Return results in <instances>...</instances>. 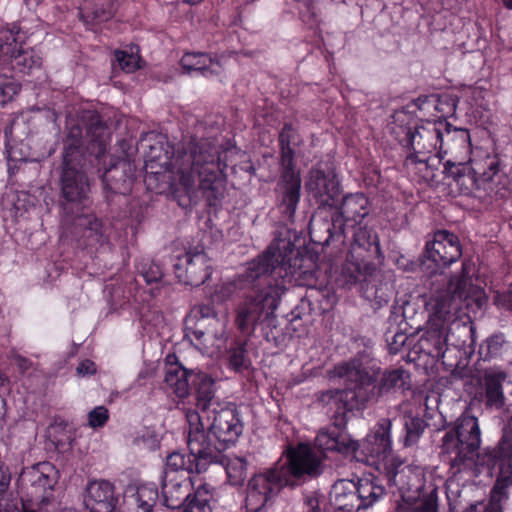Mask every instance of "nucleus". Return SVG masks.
<instances>
[{
    "mask_svg": "<svg viewBox=\"0 0 512 512\" xmlns=\"http://www.w3.org/2000/svg\"><path fill=\"white\" fill-rule=\"evenodd\" d=\"M506 379L507 373L499 368L485 370L483 380L487 407L500 410L505 406L503 383Z\"/></svg>",
    "mask_w": 512,
    "mask_h": 512,
    "instance_id": "obj_28",
    "label": "nucleus"
},
{
    "mask_svg": "<svg viewBox=\"0 0 512 512\" xmlns=\"http://www.w3.org/2000/svg\"><path fill=\"white\" fill-rule=\"evenodd\" d=\"M215 488L204 483L197 487L190 496L184 512H211V501L214 500Z\"/></svg>",
    "mask_w": 512,
    "mask_h": 512,
    "instance_id": "obj_33",
    "label": "nucleus"
},
{
    "mask_svg": "<svg viewBox=\"0 0 512 512\" xmlns=\"http://www.w3.org/2000/svg\"><path fill=\"white\" fill-rule=\"evenodd\" d=\"M162 496L166 507L177 509L186 504L191 496L192 481L187 474L164 472L162 477Z\"/></svg>",
    "mask_w": 512,
    "mask_h": 512,
    "instance_id": "obj_19",
    "label": "nucleus"
},
{
    "mask_svg": "<svg viewBox=\"0 0 512 512\" xmlns=\"http://www.w3.org/2000/svg\"><path fill=\"white\" fill-rule=\"evenodd\" d=\"M332 377L343 379L344 389L328 390L322 394V401L339 405V409L352 411L363 409L373 399L392 396L410 389V374L403 368L385 370L370 353L357 355L336 364L330 371Z\"/></svg>",
    "mask_w": 512,
    "mask_h": 512,
    "instance_id": "obj_2",
    "label": "nucleus"
},
{
    "mask_svg": "<svg viewBox=\"0 0 512 512\" xmlns=\"http://www.w3.org/2000/svg\"><path fill=\"white\" fill-rule=\"evenodd\" d=\"M446 127H448V122L438 119L426 120L416 125L414 129L409 128L406 132V145L412 150V154L408 158L424 163L428 161V154L435 153L437 158L443 159L441 136Z\"/></svg>",
    "mask_w": 512,
    "mask_h": 512,
    "instance_id": "obj_14",
    "label": "nucleus"
},
{
    "mask_svg": "<svg viewBox=\"0 0 512 512\" xmlns=\"http://www.w3.org/2000/svg\"><path fill=\"white\" fill-rule=\"evenodd\" d=\"M192 333H193V335L196 337V339H198V340H200V339L204 336V334H205V332H204V331L199 330V329H195V330H193V332H192Z\"/></svg>",
    "mask_w": 512,
    "mask_h": 512,
    "instance_id": "obj_57",
    "label": "nucleus"
},
{
    "mask_svg": "<svg viewBox=\"0 0 512 512\" xmlns=\"http://www.w3.org/2000/svg\"><path fill=\"white\" fill-rule=\"evenodd\" d=\"M505 338L502 334L488 337L479 347V355L484 361L491 360L502 354Z\"/></svg>",
    "mask_w": 512,
    "mask_h": 512,
    "instance_id": "obj_35",
    "label": "nucleus"
},
{
    "mask_svg": "<svg viewBox=\"0 0 512 512\" xmlns=\"http://www.w3.org/2000/svg\"><path fill=\"white\" fill-rule=\"evenodd\" d=\"M375 272L376 266L369 258L358 254H354V258H352L351 252H349L337 282L340 286L354 285L357 282L367 281Z\"/></svg>",
    "mask_w": 512,
    "mask_h": 512,
    "instance_id": "obj_25",
    "label": "nucleus"
},
{
    "mask_svg": "<svg viewBox=\"0 0 512 512\" xmlns=\"http://www.w3.org/2000/svg\"><path fill=\"white\" fill-rule=\"evenodd\" d=\"M437 490L433 489L427 496L415 507L414 512H437L438 507Z\"/></svg>",
    "mask_w": 512,
    "mask_h": 512,
    "instance_id": "obj_44",
    "label": "nucleus"
},
{
    "mask_svg": "<svg viewBox=\"0 0 512 512\" xmlns=\"http://www.w3.org/2000/svg\"><path fill=\"white\" fill-rule=\"evenodd\" d=\"M189 372L180 365H170L165 372L166 386L178 397H185L189 392Z\"/></svg>",
    "mask_w": 512,
    "mask_h": 512,
    "instance_id": "obj_32",
    "label": "nucleus"
},
{
    "mask_svg": "<svg viewBox=\"0 0 512 512\" xmlns=\"http://www.w3.org/2000/svg\"><path fill=\"white\" fill-rule=\"evenodd\" d=\"M392 422L388 418L380 419L373 430L366 436V438L359 443L358 451L368 459H372V463L378 464L384 461L385 458H391L392 455H388L391 450V431Z\"/></svg>",
    "mask_w": 512,
    "mask_h": 512,
    "instance_id": "obj_17",
    "label": "nucleus"
},
{
    "mask_svg": "<svg viewBox=\"0 0 512 512\" xmlns=\"http://www.w3.org/2000/svg\"><path fill=\"white\" fill-rule=\"evenodd\" d=\"M237 286L234 282H226L219 286L214 295L213 300L217 302H224L230 299L236 292Z\"/></svg>",
    "mask_w": 512,
    "mask_h": 512,
    "instance_id": "obj_45",
    "label": "nucleus"
},
{
    "mask_svg": "<svg viewBox=\"0 0 512 512\" xmlns=\"http://www.w3.org/2000/svg\"><path fill=\"white\" fill-rule=\"evenodd\" d=\"M480 445L481 430L478 419L464 413L442 437L441 455L454 475L465 473L469 477H477L484 467L493 468L499 460L511 459L512 415L502 440L496 447H487L480 452Z\"/></svg>",
    "mask_w": 512,
    "mask_h": 512,
    "instance_id": "obj_3",
    "label": "nucleus"
},
{
    "mask_svg": "<svg viewBox=\"0 0 512 512\" xmlns=\"http://www.w3.org/2000/svg\"><path fill=\"white\" fill-rule=\"evenodd\" d=\"M154 445H155V440H154V439H152V444H151V445H149V447H153Z\"/></svg>",
    "mask_w": 512,
    "mask_h": 512,
    "instance_id": "obj_63",
    "label": "nucleus"
},
{
    "mask_svg": "<svg viewBox=\"0 0 512 512\" xmlns=\"http://www.w3.org/2000/svg\"><path fill=\"white\" fill-rule=\"evenodd\" d=\"M189 454L175 451L167 456L164 472L173 471L175 474L202 473L211 464L217 463V449L204 445V436L195 427L188 429Z\"/></svg>",
    "mask_w": 512,
    "mask_h": 512,
    "instance_id": "obj_12",
    "label": "nucleus"
},
{
    "mask_svg": "<svg viewBox=\"0 0 512 512\" xmlns=\"http://www.w3.org/2000/svg\"><path fill=\"white\" fill-rule=\"evenodd\" d=\"M474 265L462 263L460 275L452 276L448 281L442 279L438 285L433 283L427 308L430 312L431 329L421 339L422 348L433 357H443L446 351L448 336L446 323L452 321L460 307V302L476 294L477 289L471 284Z\"/></svg>",
    "mask_w": 512,
    "mask_h": 512,
    "instance_id": "obj_6",
    "label": "nucleus"
},
{
    "mask_svg": "<svg viewBox=\"0 0 512 512\" xmlns=\"http://www.w3.org/2000/svg\"><path fill=\"white\" fill-rule=\"evenodd\" d=\"M7 409H6V401L5 399L0 395V420L4 419L6 415Z\"/></svg>",
    "mask_w": 512,
    "mask_h": 512,
    "instance_id": "obj_54",
    "label": "nucleus"
},
{
    "mask_svg": "<svg viewBox=\"0 0 512 512\" xmlns=\"http://www.w3.org/2000/svg\"><path fill=\"white\" fill-rule=\"evenodd\" d=\"M441 141V155L451 154L452 159H448L444 164L443 173L448 178H452L460 188L469 193L477 185V180L467 164L470 160L471 143L470 134L467 129L455 128L448 123V127L443 130Z\"/></svg>",
    "mask_w": 512,
    "mask_h": 512,
    "instance_id": "obj_9",
    "label": "nucleus"
},
{
    "mask_svg": "<svg viewBox=\"0 0 512 512\" xmlns=\"http://www.w3.org/2000/svg\"><path fill=\"white\" fill-rule=\"evenodd\" d=\"M136 443H137L138 445H141V444L146 445V439H145V436L143 435L141 438H139V437H138V438L136 439Z\"/></svg>",
    "mask_w": 512,
    "mask_h": 512,
    "instance_id": "obj_58",
    "label": "nucleus"
},
{
    "mask_svg": "<svg viewBox=\"0 0 512 512\" xmlns=\"http://www.w3.org/2000/svg\"><path fill=\"white\" fill-rule=\"evenodd\" d=\"M92 118H93L94 122L91 124V126L89 128L90 132H92V131L96 132L98 130H103L104 129V125L100 121L99 116L94 115Z\"/></svg>",
    "mask_w": 512,
    "mask_h": 512,
    "instance_id": "obj_53",
    "label": "nucleus"
},
{
    "mask_svg": "<svg viewBox=\"0 0 512 512\" xmlns=\"http://www.w3.org/2000/svg\"><path fill=\"white\" fill-rule=\"evenodd\" d=\"M173 266L179 281L191 286L205 283L212 273L210 259L203 250L186 252L177 257Z\"/></svg>",
    "mask_w": 512,
    "mask_h": 512,
    "instance_id": "obj_16",
    "label": "nucleus"
},
{
    "mask_svg": "<svg viewBox=\"0 0 512 512\" xmlns=\"http://www.w3.org/2000/svg\"><path fill=\"white\" fill-rule=\"evenodd\" d=\"M58 479V470L49 462H41L23 470L19 482L32 512H56L58 504L53 490Z\"/></svg>",
    "mask_w": 512,
    "mask_h": 512,
    "instance_id": "obj_10",
    "label": "nucleus"
},
{
    "mask_svg": "<svg viewBox=\"0 0 512 512\" xmlns=\"http://www.w3.org/2000/svg\"><path fill=\"white\" fill-rule=\"evenodd\" d=\"M67 155H64L62 172V193L69 202H83L88 198L90 185L84 172L70 167Z\"/></svg>",
    "mask_w": 512,
    "mask_h": 512,
    "instance_id": "obj_23",
    "label": "nucleus"
},
{
    "mask_svg": "<svg viewBox=\"0 0 512 512\" xmlns=\"http://www.w3.org/2000/svg\"><path fill=\"white\" fill-rule=\"evenodd\" d=\"M485 167L483 168V171H478L471 168L472 173L474 174V177L476 175H480L483 181H491L493 177L498 173L499 171V160L496 157H490L488 156L484 161ZM477 180V185L473 187L476 189L480 188L479 180Z\"/></svg>",
    "mask_w": 512,
    "mask_h": 512,
    "instance_id": "obj_39",
    "label": "nucleus"
},
{
    "mask_svg": "<svg viewBox=\"0 0 512 512\" xmlns=\"http://www.w3.org/2000/svg\"><path fill=\"white\" fill-rule=\"evenodd\" d=\"M316 445L322 451L342 454H357L359 447V443L351 439L345 428L337 424L322 429L316 437Z\"/></svg>",
    "mask_w": 512,
    "mask_h": 512,
    "instance_id": "obj_21",
    "label": "nucleus"
},
{
    "mask_svg": "<svg viewBox=\"0 0 512 512\" xmlns=\"http://www.w3.org/2000/svg\"><path fill=\"white\" fill-rule=\"evenodd\" d=\"M126 166L121 161L106 170L102 179L105 190L115 194H125L130 190L131 180L125 174Z\"/></svg>",
    "mask_w": 512,
    "mask_h": 512,
    "instance_id": "obj_31",
    "label": "nucleus"
},
{
    "mask_svg": "<svg viewBox=\"0 0 512 512\" xmlns=\"http://www.w3.org/2000/svg\"><path fill=\"white\" fill-rule=\"evenodd\" d=\"M115 12L114 0H84L79 7L81 21L92 31H97L103 23L111 20Z\"/></svg>",
    "mask_w": 512,
    "mask_h": 512,
    "instance_id": "obj_24",
    "label": "nucleus"
},
{
    "mask_svg": "<svg viewBox=\"0 0 512 512\" xmlns=\"http://www.w3.org/2000/svg\"><path fill=\"white\" fill-rule=\"evenodd\" d=\"M109 418L108 410L104 406H97L88 414V423L92 428L102 427Z\"/></svg>",
    "mask_w": 512,
    "mask_h": 512,
    "instance_id": "obj_43",
    "label": "nucleus"
},
{
    "mask_svg": "<svg viewBox=\"0 0 512 512\" xmlns=\"http://www.w3.org/2000/svg\"><path fill=\"white\" fill-rule=\"evenodd\" d=\"M194 394L196 410H188V429L198 428L204 436V445L217 449V463L221 452L234 444L243 431V423L235 405H223L216 397L215 381L208 375H196Z\"/></svg>",
    "mask_w": 512,
    "mask_h": 512,
    "instance_id": "obj_4",
    "label": "nucleus"
},
{
    "mask_svg": "<svg viewBox=\"0 0 512 512\" xmlns=\"http://www.w3.org/2000/svg\"><path fill=\"white\" fill-rule=\"evenodd\" d=\"M305 188L323 207L336 206V199L340 195V185L334 176L327 175L323 170L312 168L307 176Z\"/></svg>",
    "mask_w": 512,
    "mask_h": 512,
    "instance_id": "obj_18",
    "label": "nucleus"
},
{
    "mask_svg": "<svg viewBox=\"0 0 512 512\" xmlns=\"http://www.w3.org/2000/svg\"><path fill=\"white\" fill-rule=\"evenodd\" d=\"M115 57L119 67L127 73L134 72L139 67V56L137 51L134 52L132 48L130 52L125 50L116 51Z\"/></svg>",
    "mask_w": 512,
    "mask_h": 512,
    "instance_id": "obj_38",
    "label": "nucleus"
},
{
    "mask_svg": "<svg viewBox=\"0 0 512 512\" xmlns=\"http://www.w3.org/2000/svg\"><path fill=\"white\" fill-rule=\"evenodd\" d=\"M0 512H20L19 510L17 509H13V510H3L2 509V504L0 503Z\"/></svg>",
    "mask_w": 512,
    "mask_h": 512,
    "instance_id": "obj_62",
    "label": "nucleus"
},
{
    "mask_svg": "<svg viewBox=\"0 0 512 512\" xmlns=\"http://www.w3.org/2000/svg\"><path fill=\"white\" fill-rule=\"evenodd\" d=\"M183 1L186 3H189V4H197V3L201 2L202 0H183Z\"/></svg>",
    "mask_w": 512,
    "mask_h": 512,
    "instance_id": "obj_61",
    "label": "nucleus"
},
{
    "mask_svg": "<svg viewBox=\"0 0 512 512\" xmlns=\"http://www.w3.org/2000/svg\"><path fill=\"white\" fill-rule=\"evenodd\" d=\"M9 385V378L0 370V388H4Z\"/></svg>",
    "mask_w": 512,
    "mask_h": 512,
    "instance_id": "obj_55",
    "label": "nucleus"
},
{
    "mask_svg": "<svg viewBox=\"0 0 512 512\" xmlns=\"http://www.w3.org/2000/svg\"><path fill=\"white\" fill-rule=\"evenodd\" d=\"M334 503L343 512H358L360 510L359 498L355 491V482L352 480L337 481L331 491Z\"/></svg>",
    "mask_w": 512,
    "mask_h": 512,
    "instance_id": "obj_29",
    "label": "nucleus"
},
{
    "mask_svg": "<svg viewBox=\"0 0 512 512\" xmlns=\"http://www.w3.org/2000/svg\"><path fill=\"white\" fill-rule=\"evenodd\" d=\"M229 482L234 486H239L244 483L247 478L248 463L245 458L233 456L228 457L223 462Z\"/></svg>",
    "mask_w": 512,
    "mask_h": 512,
    "instance_id": "obj_34",
    "label": "nucleus"
},
{
    "mask_svg": "<svg viewBox=\"0 0 512 512\" xmlns=\"http://www.w3.org/2000/svg\"><path fill=\"white\" fill-rule=\"evenodd\" d=\"M180 65L189 75L199 74L205 77L219 75L223 70L218 60L202 52L185 53L180 60Z\"/></svg>",
    "mask_w": 512,
    "mask_h": 512,
    "instance_id": "obj_27",
    "label": "nucleus"
},
{
    "mask_svg": "<svg viewBox=\"0 0 512 512\" xmlns=\"http://www.w3.org/2000/svg\"><path fill=\"white\" fill-rule=\"evenodd\" d=\"M355 491L359 498L360 509L372 506L385 494V488L375 477H363L355 482Z\"/></svg>",
    "mask_w": 512,
    "mask_h": 512,
    "instance_id": "obj_30",
    "label": "nucleus"
},
{
    "mask_svg": "<svg viewBox=\"0 0 512 512\" xmlns=\"http://www.w3.org/2000/svg\"><path fill=\"white\" fill-rule=\"evenodd\" d=\"M321 460L306 444L287 451L272 467L255 474L248 483L245 507L247 512H261L286 486H298L320 474Z\"/></svg>",
    "mask_w": 512,
    "mask_h": 512,
    "instance_id": "obj_5",
    "label": "nucleus"
},
{
    "mask_svg": "<svg viewBox=\"0 0 512 512\" xmlns=\"http://www.w3.org/2000/svg\"><path fill=\"white\" fill-rule=\"evenodd\" d=\"M301 262L290 241L278 240L248 264L245 280L258 283L255 292L246 296L236 309V324L243 333L251 332L258 323L274 315L286 291L285 283L300 274Z\"/></svg>",
    "mask_w": 512,
    "mask_h": 512,
    "instance_id": "obj_1",
    "label": "nucleus"
},
{
    "mask_svg": "<svg viewBox=\"0 0 512 512\" xmlns=\"http://www.w3.org/2000/svg\"><path fill=\"white\" fill-rule=\"evenodd\" d=\"M179 176L180 184L190 191L198 175L199 188L210 206H218L225 194V186L219 174L227 167L221 161L218 148L209 140H191L183 150L178 148L171 162Z\"/></svg>",
    "mask_w": 512,
    "mask_h": 512,
    "instance_id": "obj_7",
    "label": "nucleus"
},
{
    "mask_svg": "<svg viewBox=\"0 0 512 512\" xmlns=\"http://www.w3.org/2000/svg\"><path fill=\"white\" fill-rule=\"evenodd\" d=\"M341 237L350 240L352 258L354 254L367 258L378 257L381 254L377 234L366 225L347 228Z\"/></svg>",
    "mask_w": 512,
    "mask_h": 512,
    "instance_id": "obj_22",
    "label": "nucleus"
},
{
    "mask_svg": "<svg viewBox=\"0 0 512 512\" xmlns=\"http://www.w3.org/2000/svg\"><path fill=\"white\" fill-rule=\"evenodd\" d=\"M141 275L148 284H151L162 279L163 271L159 264L151 262L141 267Z\"/></svg>",
    "mask_w": 512,
    "mask_h": 512,
    "instance_id": "obj_42",
    "label": "nucleus"
},
{
    "mask_svg": "<svg viewBox=\"0 0 512 512\" xmlns=\"http://www.w3.org/2000/svg\"><path fill=\"white\" fill-rule=\"evenodd\" d=\"M435 109L441 112L443 115L453 114L456 110V101L451 97L443 96L439 98Z\"/></svg>",
    "mask_w": 512,
    "mask_h": 512,
    "instance_id": "obj_47",
    "label": "nucleus"
},
{
    "mask_svg": "<svg viewBox=\"0 0 512 512\" xmlns=\"http://www.w3.org/2000/svg\"><path fill=\"white\" fill-rule=\"evenodd\" d=\"M378 471L386 478L389 486L397 487L400 492L410 491L418 480V474L398 457L385 458L379 462Z\"/></svg>",
    "mask_w": 512,
    "mask_h": 512,
    "instance_id": "obj_20",
    "label": "nucleus"
},
{
    "mask_svg": "<svg viewBox=\"0 0 512 512\" xmlns=\"http://www.w3.org/2000/svg\"><path fill=\"white\" fill-rule=\"evenodd\" d=\"M20 84L4 74H0V105H5L11 101L20 91Z\"/></svg>",
    "mask_w": 512,
    "mask_h": 512,
    "instance_id": "obj_37",
    "label": "nucleus"
},
{
    "mask_svg": "<svg viewBox=\"0 0 512 512\" xmlns=\"http://www.w3.org/2000/svg\"><path fill=\"white\" fill-rule=\"evenodd\" d=\"M470 333H471L472 343H474L475 342V331H474L473 327L470 328Z\"/></svg>",
    "mask_w": 512,
    "mask_h": 512,
    "instance_id": "obj_60",
    "label": "nucleus"
},
{
    "mask_svg": "<svg viewBox=\"0 0 512 512\" xmlns=\"http://www.w3.org/2000/svg\"><path fill=\"white\" fill-rule=\"evenodd\" d=\"M20 28L14 25L9 30L0 31V66L17 73L30 75L42 67V56L33 48H24Z\"/></svg>",
    "mask_w": 512,
    "mask_h": 512,
    "instance_id": "obj_13",
    "label": "nucleus"
},
{
    "mask_svg": "<svg viewBox=\"0 0 512 512\" xmlns=\"http://www.w3.org/2000/svg\"><path fill=\"white\" fill-rule=\"evenodd\" d=\"M95 364L90 360H84L77 366V374L81 376H86L93 374L95 372Z\"/></svg>",
    "mask_w": 512,
    "mask_h": 512,
    "instance_id": "obj_49",
    "label": "nucleus"
},
{
    "mask_svg": "<svg viewBox=\"0 0 512 512\" xmlns=\"http://www.w3.org/2000/svg\"><path fill=\"white\" fill-rule=\"evenodd\" d=\"M15 362L22 373L28 371L32 367V362L21 355H17L15 357Z\"/></svg>",
    "mask_w": 512,
    "mask_h": 512,
    "instance_id": "obj_51",
    "label": "nucleus"
},
{
    "mask_svg": "<svg viewBox=\"0 0 512 512\" xmlns=\"http://www.w3.org/2000/svg\"><path fill=\"white\" fill-rule=\"evenodd\" d=\"M495 301L498 306L512 311V289L508 293L498 294Z\"/></svg>",
    "mask_w": 512,
    "mask_h": 512,
    "instance_id": "obj_48",
    "label": "nucleus"
},
{
    "mask_svg": "<svg viewBox=\"0 0 512 512\" xmlns=\"http://www.w3.org/2000/svg\"><path fill=\"white\" fill-rule=\"evenodd\" d=\"M370 213V202L364 193H352L343 197L339 209L332 215L331 223L312 219L310 234L324 228L327 232L325 243L340 239L345 229L359 226Z\"/></svg>",
    "mask_w": 512,
    "mask_h": 512,
    "instance_id": "obj_11",
    "label": "nucleus"
},
{
    "mask_svg": "<svg viewBox=\"0 0 512 512\" xmlns=\"http://www.w3.org/2000/svg\"><path fill=\"white\" fill-rule=\"evenodd\" d=\"M216 312L212 305L210 304H199L194 306L191 309L190 314L188 315L187 322L199 321L210 317H215Z\"/></svg>",
    "mask_w": 512,
    "mask_h": 512,
    "instance_id": "obj_41",
    "label": "nucleus"
},
{
    "mask_svg": "<svg viewBox=\"0 0 512 512\" xmlns=\"http://www.w3.org/2000/svg\"><path fill=\"white\" fill-rule=\"evenodd\" d=\"M426 428L425 421L420 417H413L406 415L404 417L405 438L404 443L406 446L412 445L418 441Z\"/></svg>",
    "mask_w": 512,
    "mask_h": 512,
    "instance_id": "obj_36",
    "label": "nucleus"
},
{
    "mask_svg": "<svg viewBox=\"0 0 512 512\" xmlns=\"http://www.w3.org/2000/svg\"><path fill=\"white\" fill-rule=\"evenodd\" d=\"M297 140V132L290 124H285L279 135V179L275 187V194L281 212L288 219L294 217L301 196V173L296 165L293 149Z\"/></svg>",
    "mask_w": 512,
    "mask_h": 512,
    "instance_id": "obj_8",
    "label": "nucleus"
},
{
    "mask_svg": "<svg viewBox=\"0 0 512 512\" xmlns=\"http://www.w3.org/2000/svg\"><path fill=\"white\" fill-rule=\"evenodd\" d=\"M304 504L306 512H321L319 501L315 496H307Z\"/></svg>",
    "mask_w": 512,
    "mask_h": 512,
    "instance_id": "obj_50",
    "label": "nucleus"
},
{
    "mask_svg": "<svg viewBox=\"0 0 512 512\" xmlns=\"http://www.w3.org/2000/svg\"><path fill=\"white\" fill-rule=\"evenodd\" d=\"M394 342L393 344L396 345V347H391V350H398V346H402L405 343L406 336L403 333H397L393 337Z\"/></svg>",
    "mask_w": 512,
    "mask_h": 512,
    "instance_id": "obj_52",
    "label": "nucleus"
},
{
    "mask_svg": "<svg viewBox=\"0 0 512 512\" xmlns=\"http://www.w3.org/2000/svg\"><path fill=\"white\" fill-rule=\"evenodd\" d=\"M24 2L29 9H33L36 8L42 2V0H24Z\"/></svg>",
    "mask_w": 512,
    "mask_h": 512,
    "instance_id": "obj_56",
    "label": "nucleus"
},
{
    "mask_svg": "<svg viewBox=\"0 0 512 512\" xmlns=\"http://www.w3.org/2000/svg\"><path fill=\"white\" fill-rule=\"evenodd\" d=\"M158 490L154 484H130L124 492V500L131 512H153L158 500Z\"/></svg>",
    "mask_w": 512,
    "mask_h": 512,
    "instance_id": "obj_26",
    "label": "nucleus"
},
{
    "mask_svg": "<svg viewBox=\"0 0 512 512\" xmlns=\"http://www.w3.org/2000/svg\"><path fill=\"white\" fill-rule=\"evenodd\" d=\"M461 255L458 237L449 231L438 230L434 233L433 240L425 245L422 268L429 274H436L456 262Z\"/></svg>",
    "mask_w": 512,
    "mask_h": 512,
    "instance_id": "obj_15",
    "label": "nucleus"
},
{
    "mask_svg": "<svg viewBox=\"0 0 512 512\" xmlns=\"http://www.w3.org/2000/svg\"><path fill=\"white\" fill-rule=\"evenodd\" d=\"M229 365L235 371H241L248 368L249 360L246 357L244 345H240L231 350L229 356Z\"/></svg>",
    "mask_w": 512,
    "mask_h": 512,
    "instance_id": "obj_40",
    "label": "nucleus"
},
{
    "mask_svg": "<svg viewBox=\"0 0 512 512\" xmlns=\"http://www.w3.org/2000/svg\"><path fill=\"white\" fill-rule=\"evenodd\" d=\"M504 6L508 9H512V0H502Z\"/></svg>",
    "mask_w": 512,
    "mask_h": 512,
    "instance_id": "obj_59",
    "label": "nucleus"
},
{
    "mask_svg": "<svg viewBox=\"0 0 512 512\" xmlns=\"http://www.w3.org/2000/svg\"><path fill=\"white\" fill-rule=\"evenodd\" d=\"M80 139H81V130L79 127H73L69 135L67 137L66 143H65V155H67V159H69V156L73 153V151L79 147L80 145Z\"/></svg>",
    "mask_w": 512,
    "mask_h": 512,
    "instance_id": "obj_46",
    "label": "nucleus"
}]
</instances>
